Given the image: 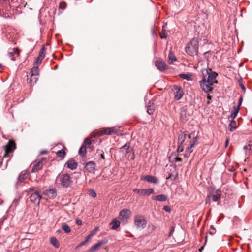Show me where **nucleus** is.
Masks as SVG:
<instances>
[{"label":"nucleus","instance_id":"obj_25","mask_svg":"<svg viewBox=\"0 0 252 252\" xmlns=\"http://www.w3.org/2000/svg\"><path fill=\"white\" fill-rule=\"evenodd\" d=\"M177 61V58L174 55L173 52L172 51H170L169 54L168 55V63L169 64H172L174 62Z\"/></svg>","mask_w":252,"mask_h":252},{"label":"nucleus","instance_id":"obj_21","mask_svg":"<svg viewBox=\"0 0 252 252\" xmlns=\"http://www.w3.org/2000/svg\"><path fill=\"white\" fill-rule=\"evenodd\" d=\"M99 230V227H96L94 229H93L90 233V234L86 238V240L83 242H82L80 244V246H83V245H84L94 235L96 232L97 231H98Z\"/></svg>","mask_w":252,"mask_h":252},{"label":"nucleus","instance_id":"obj_6","mask_svg":"<svg viewBox=\"0 0 252 252\" xmlns=\"http://www.w3.org/2000/svg\"><path fill=\"white\" fill-rule=\"evenodd\" d=\"M57 182H60L61 185L67 187L69 185V176L67 174L59 175L57 178Z\"/></svg>","mask_w":252,"mask_h":252},{"label":"nucleus","instance_id":"obj_39","mask_svg":"<svg viewBox=\"0 0 252 252\" xmlns=\"http://www.w3.org/2000/svg\"><path fill=\"white\" fill-rule=\"evenodd\" d=\"M167 37V34L166 33L165 31L163 29L162 32L160 34V38L162 39L166 38Z\"/></svg>","mask_w":252,"mask_h":252},{"label":"nucleus","instance_id":"obj_11","mask_svg":"<svg viewBox=\"0 0 252 252\" xmlns=\"http://www.w3.org/2000/svg\"><path fill=\"white\" fill-rule=\"evenodd\" d=\"M243 101V97L242 96H241L239 99L238 101V104L237 106H234L233 109V112H232L231 116L230 117L232 118V119H234L235 118V117L237 116L239 111L240 110V107L241 106L242 103Z\"/></svg>","mask_w":252,"mask_h":252},{"label":"nucleus","instance_id":"obj_53","mask_svg":"<svg viewBox=\"0 0 252 252\" xmlns=\"http://www.w3.org/2000/svg\"><path fill=\"white\" fill-rule=\"evenodd\" d=\"M131 159H132V160H133L134 159V153H133V155H132V156Z\"/></svg>","mask_w":252,"mask_h":252},{"label":"nucleus","instance_id":"obj_22","mask_svg":"<svg viewBox=\"0 0 252 252\" xmlns=\"http://www.w3.org/2000/svg\"><path fill=\"white\" fill-rule=\"evenodd\" d=\"M112 230H116L120 226V222L117 219H113L110 223Z\"/></svg>","mask_w":252,"mask_h":252},{"label":"nucleus","instance_id":"obj_23","mask_svg":"<svg viewBox=\"0 0 252 252\" xmlns=\"http://www.w3.org/2000/svg\"><path fill=\"white\" fill-rule=\"evenodd\" d=\"M153 200H158L159 201H165L167 199V197L164 194H160L152 197Z\"/></svg>","mask_w":252,"mask_h":252},{"label":"nucleus","instance_id":"obj_12","mask_svg":"<svg viewBox=\"0 0 252 252\" xmlns=\"http://www.w3.org/2000/svg\"><path fill=\"white\" fill-rule=\"evenodd\" d=\"M41 198V195L37 192L32 194L30 196V200L35 205L39 204Z\"/></svg>","mask_w":252,"mask_h":252},{"label":"nucleus","instance_id":"obj_14","mask_svg":"<svg viewBox=\"0 0 252 252\" xmlns=\"http://www.w3.org/2000/svg\"><path fill=\"white\" fill-rule=\"evenodd\" d=\"M107 240H102L98 241L96 244L93 245L89 250H88V252H93L95 251L102 245L107 243Z\"/></svg>","mask_w":252,"mask_h":252},{"label":"nucleus","instance_id":"obj_29","mask_svg":"<svg viewBox=\"0 0 252 252\" xmlns=\"http://www.w3.org/2000/svg\"><path fill=\"white\" fill-rule=\"evenodd\" d=\"M28 173L27 172L21 173L18 176V183L21 182L25 179H26L28 177Z\"/></svg>","mask_w":252,"mask_h":252},{"label":"nucleus","instance_id":"obj_27","mask_svg":"<svg viewBox=\"0 0 252 252\" xmlns=\"http://www.w3.org/2000/svg\"><path fill=\"white\" fill-rule=\"evenodd\" d=\"M179 77L187 81L192 80V75L189 74H181L179 75Z\"/></svg>","mask_w":252,"mask_h":252},{"label":"nucleus","instance_id":"obj_46","mask_svg":"<svg viewBox=\"0 0 252 252\" xmlns=\"http://www.w3.org/2000/svg\"><path fill=\"white\" fill-rule=\"evenodd\" d=\"M174 231V227H172L169 233V236L170 237L173 233Z\"/></svg>","mask_w":252,"mask_h":252},{"label":"nucleus","instance_id":"obj_40","mask_svg":"<svg viewBox=\"0 0 252 252\" xmlns=\"http://www.w3.org/2000/svg\"><path fill=\"white\" fill-rule=\"evenodd\" d=\"M147 112L150 115L152 114L154 112L153 107H152L151 106H148V108H147Z\"/></svg>","mask_w":252,"mask_h":252},{"label":"nucleus","instance_id":"obj_36","mask_svg":"<svg viewBox=\"0 0 252 252\" xmlns=\"http://www.w3.org/2000/svg\"><path fill=\"white\" fill-rule=\"evenodd\" d=\"M244 149L247 151V150L252 151V142L249 141V143L244 147Z\"/></svg>","mask_w":252,"mask_h":252},{"label":"nucleus","instance_id":"obj_5","mask_svg":"<svg viewBox=\"0 0 252 252\" xmlns=\"http://www.w3.org/2000/svg\"><path fill=\"white\" fill-rule=\"evenodd\" d=\"M134 220V225L137 228L143 229L146 227L147 221L144 216L136 215Z\"/></svg>","mask_w":252,"mask_h":252},{"label":"nucleus","instance_id":"obj_48","mask_svg":"<svg viewBox=\"0 0 252 252\" xmlns=\"http://www.w3.org/2000/svg\"><path fill=\"white\" fill-rule=\"evenodd\" d=\"M240 87L242 88V89L243 91H245V88L244 85L242 83H240Z\"/></svg>","mask_w":252,"mask_h":252},{"label":"nucleus","instance_id":"obj_32","mask_svg":"<svg viewBox=\"0 0 252 252\" xmlns=\"http://www.w3.org/2000/svg\"><path fill=\"white\" fill-rule=\"evenodd\" d=\"M31 75H38L39 74V68L37 66H34L33 67L31 72Z\"/></svg>","mask_w":252,"mask_h":252},{"label":"nucleus","instance_id":"obj_33","mask_svg":"<svg viewBox=\"0 0 252 252\" xmlns=\"http://www.w3.org/2000/svg\"><path fill=\"white\" fill-rule=\"evenodd\" d=\"M62 228L65 233H69L71 231L69 226L65 223L62 224Z\"/></svg>","mask_w":252,"mask_h":252},{"label":"nucleus","instance_id":"obj_18","mask_svg":"<svg viewBox=\"0 0 252 252\" xmlns=\"http://www.w3.org/2000/svg\"><path fill=\"white\" fill-rule=\"evenodd\" d=\"M15 148V144L14 142L10 141L4 147L5 153L6 154L11 152Z\"/></svg>","mask_w":252,"mask_h":252},{"label":"nucleus","instance_id":"obj_26","mask_svg":"<svg viewBox=\"0 0 252 252\" xmlns=\"http://www.w3.org/2000/svg\"><path fill=\"white\" fill-rule=\"evenodd\" d=\"M38 75H30V78H28V80H29L31 84L33 85L36 83L38 80Z\"/></svg>","mask_w":252,"mask_h":252},{"label":"nucleus","instance_id":"obj_42","mask_svg":"<svg viewBox=\"0 0 252 252\" xmlns=\"http://www.w3.org/2000/svg\"><path fill=\"white\" fill-rule=\"evenodd\" d=\"M44 49H45V48L43 47L42 49H41V51H40V53H39V55L38 56L39 57H41L42 58H44V57H45V54L44 53Z\"/></svg>","mask_w":252,"mask_h":252},{"label":"nucleus","instance_id":"obj_54","mask_svg":"<svg viewBox=\"0 0 252 252\" xmlns=\"http://www.w3.org/2000/svg\"><path fill=\"white\" fill-rule=\"evenodd\" d=\"M207 98L210 100L211 99V96L210 95H208Z\"/></svg>","mask_w":252,"mask_h":252},{"label":"nucleus","instance_id":"obj_15","mask_svg":"<svg viewBox=\"0 0 252 252\" xmlns=\"http://www.w3.org/2000/svg\"><path fill=\"white\" fill-rule=\"evenodd\" d=\"M155 64L157 68L161 71H164L168 68L165 63L162 60L156 61Z\"/></svg>","mask_w":252,"mask_h":252},{"label":"nucleus","instance_id":"obj_58","mask_svg":"<svg viewBox=\"0 0 252 252\" xmlns=\"http://www.w3.org/2000/svg\"><path fill=\"white\" fill-rule=\"evenodd\" d=\"M211 228L212 229H214V227H213V226H211Z\"/></svg>","mask_w":252,"mask_h":252},{"label":"nucleus","instance_id":"obj_51","mask_svg":"<svg viewBox=\"0 0 252 252\" xmlns=\"http://www.w3.org/2000/svg\"><path fill=\"white\" fill-rule=\"evenodd\" d=\"M75 221H76V223L79 225V218H77L76 219V220H75Z\"/></svg>","mask_w":252,"mask_h":252},{"label":"nucleus","instance_id":"obj_45","mask_svg":"<svg viewBox=\"0 0 252 252\" xmlns=\"http://www.w3.org/2000/svg\"><path fill=\"white\" fill-rule=\"evenodd\" d=\"M149 228L151 229V230H152V231L155 230L156 229V227L155 225H153V224L149 225Z\"/></svg>","mask_w":252,"mask_h":252},{"label":"nucleus","instance_id":"obj_2","mask_svg":"<svg viewBox=\"0 0 252 252\" xmlns=\"http://www.w3.org/2000/svg\"><path fill=\"white\" fill-rule=\"evenodd\" d=\"M201 72L203 79L200 81V85L202 90L208 94L212 91L213 84L217 82L216 77L218 74L210 68L202 69Z\"/></svg>","mask_w":252,"mask_h":252},{"label":"nucleus","instance_id":"obj_17","mask_svg":"<svg viewBox=\"0 0 252 252\" xmlns=\"http://www.w3.org/2000/svg\"><path fill=\"white\" fill-rule=\"evenodd\" d=\"M78 163L74 159H70L68 160L65 163V166L71 170L76 169L77 167Z\"/></svg>","mask_w":252,"mask_h":252},{"label":"nucleus","instance_id":"obj_10","mask_svg":"<svg viewBox=\"0 0 252 252\" xmlns=\"http://www.w3.org/2000/svg\"><path fill=\"white\" fill-rule=\"evenodd\" d=\"M174 93L175 94V99L177 100H180L184 94L182 88L177 85L174 86Z\"/></svg>","mask_w":252,"mask_h":252},{"label":"nucleus","instance_id":"obj_9","mask_svg":"<svg viewBox=\"0 0 252 252\" xmlns=\"http://www.w3.org/2000/svg\"><path fill=\"white\" fill-rule=\"evenodd\" d=\"M91 141L89 138H86L84 141L83 144L80 148V155L84 156L86 154V149L88 148H90Z\"/></svg>","mask_w":252,"mask_h":252},{"label":"nucleus","instance_id":"obj_24","mask_svg":"<svg viewBox=\"0 0 252 252\" xmlns=\"http://www.w3.org/2000/svg\"><path fill=\"white\" fill-rule=\"evenodd\" d=\"M46 194L50 198H55L57 194L55 189H50L46 190Z\"/></svg>","mask_w":252,"mask_h":252},{"label":"nucleus","instance_id":"obj_44","mask_svg":"<svg viewBox=\"0 0 252 252\" xmlns=\"http://www.w3.org/2000/svg\"><path fill=\"white\" fill-rule=\"evenodd\" d=\"M211 197V195H208L206 200V204L210 203V198Z\"/></svg>","mask_w":252,"mask_h":252},{"label":"nucleus","instance_id":"obj_20","mask_svg":"<svg viewBox=\"0 0 252 252\" xmlns=\"http://www.w3.org/2000/svg\"><path fill=\"white\" fill-rule=\"evenodd\" d=\"M131 149H130V145L128 143H126L120 148V152L122 153L125 156L128 153L130 152Z\"/></svg>","mask_w":252,"mask_h":252},{"label":"nucleus","instance_id":"obj_28","mask_svg":"<svg viewBox=\"0 0 252 252\" xmlns=\"http://www.w3.org/2000/svg\"><path fill=\"white\" fill-rule=\"evenodd\" d=\"M14 54H17L18 56L19 55V52L18 51V49L17 48H15L13 49V51L12 52H9L8 53L9 57H11V60H13V61L15 60V59L13 57V56L14 55Z\"/></svg>","mask_w":252,"mask_h":252},{"label":"nucleus","instance_id":"obj_47","mask_svg":"<svg viewBox=\"0 0 252 252\" xmlns=\"http://www.w3.org/2000/svg\"><path fill=\"white\" fill-rule=\"evenodd\" d=\"M175 161H181L182 160V158L180 157H176L175 158Z\"/></svg>","mask_w":252,"mask_h":252},{"label":"nucleus","instance_id":"obj_50","mask_svg":"<svg viewBox=\"0 0 252 252\" xmlns=\"http://www.w3.org/2000/svg\"><path fill=\"white\" fill-rule=\"evenodd\" d=\"M100 156H101V158H102L103 159H105V156H104V154H101L100 155Z\"/></svg>","mask_w":252,"mask_h":252},{"label":"nucleus","instance_id":"obj_43","mask_svg":"<svg viewBox=\"0 0 252 252\" xmlns=\"http://www.w3.org/2000/svg\"><path fill=\"white\" fill-rule=\"evenodd\" d=\"M163 209L167 212H170L171 211V208L169 206H164Z\"/></svg>","mask_w":252,"mask_h":252},{"label":"nucleus","instance_id":"obj_57","mask_svg":"<svg viewBox=\"0 0 252 252\" xmlns=\"http://www.w3.org/2000/svg\"><path fill=\"white\" fill-rule=\"evenodd\" d=\"M82 224V222L80 220V223H79V225H81Z\"/></svg>","mask_w":252,"mask_h":252},{"label":"nucleus","instance_id":"obj_30","mask_svg":"<svg viewBox=\"0 0 252 252\" xmlns=\"http://www.w3.org/2000/svg\"><path fill=\"white\" fill-rule=\"evenodd\" d=\"M50 242L53 246H54L55 248H58L59 247V243L57 240V239L54 237H53L50 239Z\"/></svg>","mask_w":252,"mask_h":252},{"label":"nucleus","instance_id":"obj_4","mask_svg":"<svg viewBox=\"0 0 252 252\" xmlns=\"http://www.w3.org/2000/svg\"><path fill=\"white\" fill-rule=\"evenodd\" d=\"M112 134L118 135L121 134V131L114 127L103 128L97 131L96 135L97 136H102L104 135H111Z\"/></svg>","mask_w":252,"mask_h":252},{"label":"nucleus","instance_id":"obj_34","mask_svg":"<svg viewBox=\"0 0 252 252\" xmlns=\"http://www.w3.org/2000/svg\"><path fill=\"white\" fill-rule=\"evenodd\" d=\"M221 198V195L220 193H216L212 196V200L214 202H217Z\"/></svg>","mask_w":252,"mask_h":252},{"label":"nucleus","instance_id":"obj_16","mask_svg":"<svg viewBox=\"0 0 252 252\" xmlns=\"http://www.w3.org/2000/svg\"><path fill=\"white\" fill-rule=\"evenodd\" d=\"M142 179L149 183L156 184L158 183L159 181L157 177L151 175L145 176L142 177Z\"/></svg>","mask_w":252,"mask_h":252},{"label":"nucleus","instance_id":"obj_7","mask_svg":"<svg viewBox=\"0 0 252 252\" xmlns=\"http://www.w3.org/2000/svg\"><path fill=\"white\" fill-rule=\"evenodd\" d=\"M131 212L127 209H124L119 213L120 219L125 222H127V219L131 216Z\"/></svg>","mask_w":252,"mask_h":252},{"label":"nucleus","instance_id":"obj_59","mask_svg":"<svg viewBox=\"0 0 252 252\" xmlns=\"http://www.w3.org/2000/svg\"><path fill=\"white\" fill-rule=\"evenodd\" d=\"M1 67V65L0 64V68Z\"/></svg>","mask_w":252,"mask_h":252},{"label":"nucleus","instance_id":"obj_8","mask_svg":"<svg viewBox=\"0 0 252 252\" xmlns=\"http://www.w3.org/2000/svg\"><path fill=\"white\" fill-rule=\"evenodd\" d=\"M133 191L136 193H137L141 196H149L151 194L154 193V191L152 189H135L133 190Z\"/></svg>","mask_w":252,"mask_h":252},{"label":"nucleus","instance_id":"obj_35","mask_svg":"<svg viewBox=\"0 0 252 252\" xmlns=\"http://www.w3.org/2000/svg\"><path fill=\"white\" fill-rule=\"evenodd\" d=\"M229 126L230 127V131H232L233 129H236L237 127L236 122L232 120L229 125Z\"/></svg>","mask_w":252,"mask_h":252},{"label":"nucleus","instance_id":"obj_41","mask_svg":"<svg viewBox=\"0 0 252 252\" xmlns=\"http://www.w3.org/2000/svg\"><path fill=\"white\" fill-rule=\"evenodd\" d=\"M66 4L64 2H62L60 3L59 8L62 10L66 8Z\"/></svg>","mask_w":252,"mask_h":252},{"label":"nucleus","instance_id":"obj_3","mask_svg":"<svg viewBox=\"0 0 252 252\" xmlns=\"http://www.w3.org/2000/svg\"><path fill=\"white\" fill-rule=\"evenodd\" d=\"M185 50L186 53L193 56L198 54V42L196 38H193L186 46Z\"/></svg>","mask_w":252,"mask_h":252},{"label":"nucleus","instance_id":"obj_49","mask_svg":"<svg viewBox=\"0 0 252 252\" xmlns=\"http://www.w3.org/2000/svg\"><path fill=\"white\" fill-rule=\"evenodd\" d=\"M228 143H229V140H228V139H227L225 141V147H226L228 146Z\"/></svg>","mask_w":252,"mask_h":252},{"label":"nucleus","instance_id":"obj_52","mask_svg":"<svg viewBox=\"0 0 252 252\" xmlns=\"http://www.w3.org/2000/svg\"><path fill=\"white\" fill-rule=\"evenodd\" d=\"M46 153V151H42L41 152V154H45Z\"/></svg>","mask_w":252,"mask_h":252},{"label":"nucleus","instance_id":"obj_38","mask_svg":"<svg viewBox=\"0 0 252 252\" xmlns=\"http://www.w3.org/2000/svg\"><path fill=\"white\" fill-rule=\"evenodd\" d=\"M42 60H43V58H42L41 57L38 56L36 58L34 63H35L36 65H39L41 64Z\"/></svg>","mask_w":252,"mask_h":252},{"label":"nucleus","instance_id":"obj_19","mask_svg":"<svg viewBox=\"0 0 252 252\" xmlns=\"http://www.w3.org/2000/svg\"><path fill=\"white\" fill-rule=\"evenodd\" d=\"M43 159H41L33 166L32 172H35L42 169L43 166Z\"/></svg>","mask_w":252,"mask_h":252},{"label":"nucleus","instance_id":"obj_31","mask_svg":"<svg viewBox=\"0 0 252 252\" xmlns=\"http://www.w3.org/2000/svg\"><path fill=\"white\" fill-rule=\"evenodd\" d=\"M56 155L63 159L65 156V152L63 149L59 150L57 152Z\"/></svg>","mask_w":252,"mask_h":252},{"label":"nucleus","instance_id":"obj_37","mask_svg":"<svg viewBox=\"0 0 252 252\" xmlns=\"http://www.w3.org/2000/svg\"><path fill=\"white\" fill-rule=\"evenodd\" d=\"M88 194L93 198H95L96 196V193L95 191L93 189L89 190Z\"/></svg>","mask_w":252,"mask_h":252},{"label":"nucleus","instance_id":"obj_13","mask_svg":"<svg viewBox=\"0 0 252 252\" xmlns=\"http://www.w3.org/2000/svg\"><path fill=\"white\" fill-rule=\"evenodd\" d=\"M85 169L88 172L94 173L95 169V163L94 161H89L86 164Z\"/></svg>","mask_w":252,"mask_h":252},{"label":"nucleus","instance_id":"obj_55","mask_svg":"<svg viewBox=\"0 0 252 252\" xmlns=\"http://www.w3.org/2000/svg\"><path fill=\"white\" fill-rule=\"evenodd\" d=\"M171 174H169V177H168V178H171Z\"/></svg>","mask_w":252,"mask_h":252},{"label":"nucleus","instance_id":"obj_1","mask_svg":"<svg viewBox=\"0 0 252 252\" xmlns=\"http://www.w3.org/2000/svg\"><path fill=\"white\" fill-rule=\"evenodd\" d=\"M197 141V137L191 138V136L188 132H184L179 135L178 137V147L177 151L181 152L185 149L184 156L188 157L193 151L196 142Z\"/></svg>","mask_w":252,"mask_h":252},{"label":"nucleus","instance_id":"obj_56","mask_svg":"<svg viewBox=\"0 0 252 252\" xmlns=\"http://www.w3.org/2000/svg\"><path fill=\"white\" fill-rule=\"evenodd\" d=\"M203 249V247H202L201 249H199V251H200V252H201L202 249Z\"/></svg>","mask_w":252,"mask_h":252}]
</instances>
